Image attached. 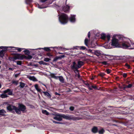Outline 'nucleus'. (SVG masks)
<instances>
[{
  "label": "nucleus",
  "instance_id": "nucleus-1",
  "mask_svg": "<svg viewBox=\"0 0 134 134\" xmlns=\"http://www.w3.org/2000/svg\"><path fill=\"white\" fill-rule=\"evenodd\" d=\"M121 47L124 49H134V43L129 39L122 36L121 41Z\"/></svg>",
  "mask_w": 134,
  "mask_h": 134
},
{
  "label": "nucleus",
  "instance_id": "nucleus-2",
  "mask_svg": "<svg viewBox=\"0 0 134 134\" xmlns=\"http://www.w3.org/2000/svg\"><path fill=\"white\" fill-rule=\"evenodd\" d=\"M122 36L118 35H114L112 37L111 43L113 48L119 47L120 43H121Z\"/></svg>",
  "mask_w": 134,
  "mask_h": 134
},
{
  "label": "nucleus",
  "instance_id": "nucleus-3",
  "mask_svg": "<svg viewBox=\"0 0 134 134\" xmlns=\"http://www.w3.org/2000/svg\"><path fill=\"white\" fill-rule=\"evenodd\" d=\"M58 16L59 21L62 24H65L67 23L68 16L66 14L62 13Z\"/></svg>",
  "mask_w": 134,
  "mask_h": 134
},
{
  "label": "nucleus",
  "instance_id": "nucleus-4",
  "mask_svg": "<svg viewBox=\"0 0 134 134\" xmlns=\"http://www.w3.org/2000/svg\"><path fill=\"white\" fill-rule=\"evenodd\" d=\"M25 58V56L24 55L21 54H16L13 57L10 58L9 59L11 61L16 62L15 60L16 59L22 60Z\"/></svg>",
  "mask_w": 134,
  "mask_h": 134
},
{
  "label": "nucleus",
  "instance_id": "nucleus-5",
  "mask_svg": "<svg viewBox=\"0 0 134 134\" xmlns=\"http://www.w3.org/2000/svg\"><path fill=\"white\" fill-rule=\"evenodd\" d=\"M0 48L1 49H4L5 50H10V49L13 48V50H17L19 52H20L22 50L24 49V48H16L14 47H13L9 46V47H6V46H1L0 47Z\"/></svg>",
  "mask_w": 134,
  "mask_h": 134
},
{
  "label": "nucleus",
  "instance_id": "nucleus-6",
  "mask_svg": "<svg viewBox=\"0 0 134 134\" xmlns=\"http://www.w3.org/2000/svg\"><path fill=\"white\" fill-rule=\"evenodd\" d=\"M100 38L101 39L107 41L109 42L110 40L111 35L110 34H105L102 33L100 35Z\"/></svg>",
  "mask_w": 134,
  "mask_h": 134
},
{
  "label": "nucleus",
  "instance_id": "nucleus-7",
  "mask_svg": "<svg viewBox=\"0 0 134 134\" xmlns=\"http://www.w3.org/2000/svg\"><path fill=\"white\" fill-rule=\"evenodd\" d=\"M7 109L9 111H13V110H15L17 114H20V111L19 109L13 106L9 105L7 107Z\"/></svg>",
  "mask_w": 134,
  "mask_h": 134
},
{
  "label": "nucleus",
  "instance_id": "nucleus-8",
  "mask_svg": "<svg viewBox=\"0 0 134 134\" xmlns=\"http://www.w3.org/2000/svg\"><path fill=\"white\" fill-rule=\"evenodd\" d=\"M12 94V92L9 89H8L4 91L3 93L1 94V97L2 98L7 97L8 96V95H11Z\"/></svg>",
  "mask_w": 134,
  "mask_h": 134
},
{
  "label": "nucleus",
  "instance_id": "nucleus-9",
  "mask_svg": "<svg viewBox=\"0 0 134 134\" xmlns=\"http://www.w3.org/2000/svg\"><path fill=\"white\" fill-rule=\"evenodd\" d=\"M62 117L68 120H78V119L75 117H74L72 116L62 115Z\"/></svg>",
  "mask_w": 134,
  "mask_h": 134
},
{
  "label": "nucleus",
  "instance_id": "nucleus-10",
  "mask_svg": "<svg viewBox=\"0 0 134 134\" xmlns=\"http://www.w3.org/2000/svg\"><path fill=\"white\" fill-rule=\"evenodd\" d=\"M75 15H71L69 18V20L71 22L74 23L76 21Z\"/></svg>",
  "mask_w": 134,
  "mask_h": 134
},
{
  "label": "nucleus",
  "instance_id": "nucleus-11",
  "mask_svg": "<svg viewBox=\"0 0 134 134\" xmlns=\"http://www.w3.org/2000/svg\"><path fill=\"white\" fill-rule=\"evenodd\" d=\"M19 108L20 111H21L23 112H24L26 109L25 107L23 104H19Z\"/></svg>",
  "mask_w": 134,
  "mask_h": 134
},
{
  "label": "nucleus",
  "instance_id": "nucleus-12",
  "mask_svg": "<svg viewBox=\"0 0 134 134\" xmlns=\"http://www.w3.org/2000/svg\"><path fill=\"white\" fill-rule=\"evenodd\" d=\"M70 7L68 5H65L63 7V10L65 12L69 11Z\"/></svg>",
  "mask_w": 134,
  "mask_h": 134
},
{
  "label": "nucleus",
  "instance_id": "nucleus-13",
  "mask_svg": "<svg viewBox=\"0 0 134 134\" xmlns=\"http://www.w3.org/2000/svg\"><path fill=\"white\" fill-rule=\"evenodd\" d=\"M104 46L107 49H111L113 48V46L111 45V44L109 43H105Z\"/></svg>",
  "mask_w": 134,
  "mask_h": 134
},
{
  "label": "nucleus",
  "instance_id": "nucleus-14",
  "mask_svg": "<svg viewBox=\"0 0 134 134\" xmlns=\"http://www.w3.org/2000/svg\"><path fill=\"white\" fill-rule=\"evenodd\" d=\"M62 115H57L54 117V119L59 121H60L62 120Z\"/></svg>",
  "mask_w": 134,
  "mask_h": 134
},
{
  "label": "nucleus",
  "instance_id": "nucleus-15",
  "mask_svg": "<svg viewBox=\"0 0 134 134\" xmlns=\"http://www.w3.org/2000/svg\"><path fill=\"white\" fill-rule=\"evenodd\" d=\"M71 66L72 69H77L78 68L77 65H76L75 62H73Z\"/></svg>",
  "mask_w": 134,
  "mask_h": 134
},
{
  "label": "nucleus",
  "instance_id": "nucleus-16",
  "mask_svg": "<svg viewBox=\"0 0 134 134\" xmlns=\"http://www.w3.org/2000/svg\"><path fill=\"white\" fill-rule=\"evenodd\" d=\"M94 54L96 55L97 56L100 55L102 54V52L99 51H96L94 52Z\"/></svg>",
  "mask_w": 134,
  "mask_h": 134
},
{
  "label": "nucleus",
  "instance_id": "nucleus-17",
  "mask_svg": "<svg viewBox=\"0 0 134 134\" xmlns=\"http://www.w3.org/2000/svg\"><path fill=\"white\" fill-rule=\"evenodd\" d=\"M6 111L4 109L0 110V115L4 116L6 113Z\"/></svg>",
  "mask_w": 134,
  "mask_h": 134
},
{
  "label": "nucleus",
  "instance_id": "nucleus-18",
  "mask_svg": "<svg viewBox=\"0 0 134 134\" xmlns=\"http://www.w3.org/2000/svg\"><path fill=\"white\" fill-rule=\"evenodd\" d=\"M88 40L86 38L85 41V45L88 46V47H93L91 46H88Z\"/></svg>",
  "mask_w": 134,
  "mask_h": 134
},
{
  "label": "nucleus",
  "instance_id": "nucleus-19",
  "mask_svg": "<svg viewBox=\"0 0 134 134\" xmlns=\"http://www.w3.org/2000/svg\"><path fill=\"white\" fill-rule=\"evenodd\" d=\"M57 47H45L43 48H42V49H43L44 50L47 51H49L50 50V48H56Z\"/></svg>",
  "mask_w": 134,
  "mask_h": 134
},
{
  "label": "nucleus",
  "instance_id": "nucleus-20",
  "mask_svg": "<svg viewBox=\"0 0 134 134\" xmlns=\"http://www.w3.org/2000/svg\"><path fill=\"white\" fill-rule=\"evenodd\" d=\"M92 131L94 133H96L97 131V127H94L92 130Z\"/></svg>",
  "mask_w": 134,
  "mask_h": 134
},
{
  "label": "nucleus",
  "instance_id": "nucleus-21",
  "mask_svg": "<svg viewBox=\"0 0 134 134\" xmlns=\"http://www.w3.org/2000/svg\"><path fill=\"white\" fill-rule=\"evenodd\" d=\"M83 63L81 61H78V64L77 66H78V68H79L81 67L83 65Z\"/></svg>",
  "mask_w": 134,
  "mask_h": 134
},
{
  "label": "nucleus",
  "instance_id": "nucleus-22",
  "mask_svg": "<svg viewBox=\"0 0 134 134\" xmlns=\"http://www.w3.org/2000/svg\"><path fill=\"white\" fill-rule=\"evenodd\" d=\"M4 49V50H1L0 52V56L1 57H3L4 56V51H6V50H5L4 49Z\"/></svg>",
  "mask_w": 134,
  "mask_h": 134
},
{
  "label": "nucleus",
  "instance_id": "nucleus-23",
  "mask_svg": "<svg viewBox=\"0 0 134 134\" xmlns=\"http://www.w3.org/2000/svg\"><path fill=\"white\" fill-rule=\"evenodd\" d=\"M43 93L46 96L48 97V98H51V96L50 94L48 92H43Z\"/></svg>",
  "mask_w": 134,
  "mask_h": 134
},
{
  "label": "nucleus",
  "instance_id": "nucleus-24",
  "mask_svg": "<svg viewBox=\"0 0 134 134\" xmlns=\"http://www.w3.org/2000/svg\"><path fill=\"white\" fill-rule=\"evenodd\" d=\"M24 49L25 50L23 51V52L25 54L28 55L30 54V52L29 50H27L25 48Z\"/></svg>",
  "mask_w": 134,
  "mask_h": 134
},
{
  "label": "nucleus",
  "instance_id": "nucleus-25",
  "mask_svg": "<svg viewBox=\"0 0 134 134\" xmlns=\"http://www.w3.org/2000/svg\"><path fill=\"white\" fill-rule=\"evenodd\" d=\"M35 87L38 92H40L41 91V90L39 88L38 85H35Z\"/></svg>",
  "mask_w": 134,
  "mask_h": 134
},
{
  "label": "nucleus",
  "instance_id": "nucleus-26",
  "mask_svg": "<svg viewBox=\"0 0 134 134\" xmlns=\"http://www.w3.org/2000/svg\"><path fill=\"white\" fill-rule=\"evenodd\" d=\"M105 131L103 129H101L98 131V133L100 134H103L104 132Z\"/></svg>",
  "mask_w": 134,
  "mask_h": 134
},
{
  "label": "nucleus",
  "instance_id": "nucleus-27",
  "mask_svg": "<svg viewBox=\"0 0 134 134\" xmlns=\"http://www.w3.org/2000/svg\"><path fill=\"white\" fill-rule=\"evenodd\" d=\"M29 79L31 80L34 81H37V79L34 76H31L29 77Z\"/></svg>",
  "mask_w": 134,
  "mask_h": 134
},
{
  "label": "nucleus",
  "instance_id": "nucleus-28",
  "mask_svg": "<svg viewBox=\"0 0 134 134\" xmlns=\"http://www.w3.org/2000/svg\"><path fill=\"white\" fill-rule=\"evenodd\" d=\"M77 48L76 49H80L84 50L86 49L85 47L84 46H78L76 47Z\"/></svg>",
  "mask_w": 134,
  "mask_h": 134
},
{
  "label": "nucleus",
  "instance_id": "nucleus-29",
  "mask_svg": "<svg viewBox=\"0 0 134 134\" xmlns=\"http://www.w3.org/2000/svg\"><path fill=\"white\" fill-rule=\"evenodd\" d=\"M43 113L47 115H49V113L46 110H42V111Z\"/></svg>",
  "mask_w": 134,
  "mask_h": 134
},
{
  "label": "nucleus",
  "instance_id": "nucleus-30",
  "mask_svg": "<svg viewBox=\"0 0 134 134\" xmlns=\"http://www.w3.org/2000/svg\"><path fill=\"white\" fill-rule=\"evenodd\" d=\"M59 77L58 79H59L60 81L62 82H63L64 79L63 77L62 76H59Z\"/></svg>",
  "mask_w": 134,
  "mask_h": 134
},
{
  "label": "nucleus",
  "instance_id": "nucleus-31",
  "mask_svg": "<svg viewBox=\"0 0 134 134\" xmlns=\"http://www.w3.org/2000/svg\"><path fill=\"white\" fill-rule=\"evenodd\" d=\"M26 58L25 59H31L32 58V56L30 55H28L27 56H25Z\"/></svg>",
  "mask_w": 134,
  "mask_h": 134
},
{
  "label": "nucleus",
  "instance_id": "nucleus-32",
  "mask_svg": "<svg viewBox=\"0 0 134 134\" xmlns=\"http://www.w3.org/2000/svg\"><path fill=\"white\" fill-rule=\"evenodd\" d=\"M25 86V84L23 82H20V87L23 88Z\"/></svg>",
  "mask_w": 134,
  "mask_h": 134
},
{
  "label": "nucleus",
  "instance_id": "nucleus-33",
  "mask_svg": "<svg viewBox=\"0 0 134 134\" xmlns=\"http://www.w3.org/2000/svg\"><path fill=\"white\" fill-rule=\"evenodd\" d=\"M39 63L40 64H42L44 65H47V64L46 63L42 61H40L39 62Z\"/></svg>",
  "mask_w": 134,
  "mask_h": 134
},
{
  "label": "nucleus",
  "instance_id": "nucleus-34",
  "mask_svg": "<svg viewBox=\"0 0 134 134\" xmlns=\"http://www.w3.org/2000/svg\"><path fill=\"white\" fill-rule=\"evenodd\" d=\"M50 59L48 58H45L44 59V61L46 62H49Z\"/></svg>",
  "mask_w": 134,
  "mask_h": 134
},
{
  "label": "nucleus",
  "instance_id": "nucleus-35",
  "mask_svg": "<svg viewBox=\"0 0 134 134\" xmlns=\"http://www.w3.org/2000/svg\"><path fill=\"white\" fill-rule=\"evenodd\" d=\"M17 65H21V62L19 61L16 62Z\"/></svg>",
  "mask_w": 134,
  "mask_h": 134
},
{
  "label": "nucleus",
  "instance_id": "nucleus-36",
  "mask_svg": "<svg viewBox=\"0 0 134 134\" xmlns=\"http://www.w3.org/2000/svg\"><path fill=\"white\" fill-rule=\"evenodd\" d=\"M87 51L89 53H93V52H92V50H91V49H86Z\"/></svg>",
  "mask_w": 134,
  "mask_h": 134
},
{
  "label": "nucleus",
  "instance_id": "nucleus-37",
  "mask_svg": "<svg viewBox=\"0 0 134 134\" xmlns=\"http://www.w3.org/2000/svg\"><path fill=\"white\" fill-rule=\"evenodd\" d=\"M38 7L39 8L42 9V8H45L46 7L42 6H41L40 5H38Z\"/></svg>",
  "mask_w": 134,
  "mask_h": 134
},
{
  "label": "nucleus",
  "instance_id": "nucleus-38",
  "mask_svg": "<svg viewBox=\"0 0 134 134\" xmlns=\"http://www.w3.org/2000/svg\"><path fill=\"white\" fill-rule=\"evenodd\" d=\"M125 66H126L128 69H130V66L127 63H126L125 64Z\"/></svg>",
  "mask_w": 134,
  "mask_h": 134
},
{
  "label": "nucleus",
  "instance_id": "nucleus-39",
  "mask_svg": "<svg viewBox=\"0 0 134 134\" xmlns=\"http://www.w3.org/2000/svg\"><path fill=\"white\" fill-rule=\"evenodd\" d=\"M111 70L109 69H107L106 70V72L108 74H109L110 73Z\"/></svg>",
  "mask_w": 134,
  "mask_h": 134
},
{
  "label": "nucleus",
  "instance_id": "nucleus-40",
  "mask_svg": "<svg viewBox=\"0 0 134 134\" xmlns=\"http://www.w3.org/2000/svg\"><path fill=\"white\" fill-rule=\"evenodd\" d=\"M132 86V85L131 84H129L128 86H126L125 87V88H130Z\"/></svg>",
  "mask_w": 134,
  "mask_h": 134
},
{
  "label": "nucleus",
  "instance_id": "nucleus-41",
  "mask_svg": "<svg viewBox=\"0 0 134 134\" xmlns=\"http://www.w3.org/2000/svg\"><path fill=\"white\" fill-rule=\"evenodd\" d=\"M69 109L71 111H73L74 109V107H71L69 108Z\"/></svg>",
  "mask_w": 134,
  "mask_h": 134
},
{
  "label": "nucleus",
  "instance_id": "nucleus-42",
  "mask_svg": "<svg viewBox=\"0 0 134 134\" xmlns=\"http://www.w3.org/2000/svg\"><path fill=\"white\" fill-rule=\"evenodd\" d=\"M101 63L102 64H103L105 65H107V63L106 61H104V62H101Z\"/></svg>",
  "mask_w": 134,
  "mask_h": 134
},
{
  "label": "nucleus",
  "instance_id": "nucleus-43",
  "mask_svg": "<svg viewBox=\"0 0 134 134\" xmlns=\"http://www.w3.org/2000/svg\"><path fill=\"white\" fill-rule=\"evenodd\" d=\"M59 58V57H56L55 58H54V59L53 60V61H56L57 60H58Z\"/></svg>",
  "mask_w": 134,
  "mask_h": 134
},
{
  "label": "nucleus",
  "instance_id": "nucleus-44",
  "mask_svg": "<svg viewBox=\"0 0 134 134\" xmlns=\"http://www.w3.org/2000/svg\"><path fill=\"white\" fill-rule=\"evenodd\" d=\"M51 76L53 78H54V77H55V76H56L55 75H54V74H51Z\"/></svg>",
  "mask_w": 134,
  "mask_h": 134
},
{
  "label": "nucleus",
  "instance_id": "nucleus-45",
  "mask_svg": "<svg viewBox=\"0 0 134 134\" xmlns=\"http://www.w3.org/2000/svg\"><path fill=\"white\" fill-rule=\"evenodd\" d=\"M76 76L78 78H79L80 75L79 73L77 74H76Z\"/></svg>",
  "mask_w": 134,
  "mask_h": 134
},
{
  "label": "nucleus",
  "instance_id": "nucleus-46",
  "mask_svg": "<svg viewBox=\"0 0 134 134\" xmlns=\"http://www.w3.org/2000/svg\"><path fill=\"white\" fill-rule=\"evenodd\" d=\"M123 76L124 77H126L127 76V74L126 73H124L123 75Z\"/></svg>",
  "mask_w": 134,
  "mask_h": 134
},
{
  "label": "nucleus",
  "instance_id": "nucleus-47",
  "mask_svg": "<svg viewBox=\"0 0 134 134\" xmlns=\"http://www.w3.org/2000/svg\"><path fill=\"white\" fill-rule=\"evenodd\" d=\"M91 87L93 88H94V89H96L97 88V87L96 86H91Z\"/></svg>",
  "mask_w": 134,
  "mask_h": 134
},
{
  "label": "nucleus",
  "instance_id": "nucleus-48",
  "mask_svg": "<svg viewBox=\"0 0 134 134\" xmlns=\"http://www.w3.org/2000/svg\"><path fill=\"white\" fill-rule=\"evenodd\" d=\"M53 122L54 123H55V124H61V123L58 122H56V121H53Z\"/></svg>",
  "mask_w": 134,
  "mask_h": 134
},
{
  "label": "nucleus",
  "instance_id": "nucleus-49",
  "mask_svg": "<svg viewBox=\"0 0 134 134\" xmlns=\"http://www.w3.org/2000/svg\"><path fill=\"white\" fill-rule=\"evenodd\" d=\"M47 55L48 56H52V55L51 54H50V53H47Z\"/></svg>",
  "mask_w": 134,
  "mask_h": 134
},
{
  "label": "nucleus",
  "instance_id": "nucleus-50",
  "mask_svg": "<svg viewBox=\"0 0 134 134\" xmlns=\"http://www.w3.org/2000/svg\"><path fill=\"white\" fill-rule=\"evenodd\" d=\"M13 83L15 84L16 85L18 84V82L17 81H14L13 82Z\"/></svg>",
  "mask_w": 134,
  "mask_h": 134
},
{
  "label": "nucleus",
  "instance_id": "nucleus-51",
  "mask_svg": "<svg viewBox=\"0 0 134 134\" xmlns=\"http://www.w3.org/2000/svg\"><path fill=\"white\" fill-rule=\"evenodd\" d=\"M75 72L76 74L79 73L78 71L76 69V70L75 71Z\"/></svg>",
  "mask_w": 134,
  "mask_h": 134
},
{
  "label": "nucleus",
  "instance_id": "nucleus-52",
  "mask_svg": "<svg viewBox=\"0 0 134 134\" xmlns=\"http://www.w3.org/2000/svg\"><path fill=\"white\" fill-rule=\"evenodd\" d=\"M59 76H55L54 78L56 79H58L59 78Z\"/></svg>",
  "mask_w": 134,
  "mask_h": 134
},
{
  "label": "nucleus",
  "instance_id": "nucleus-53",
  "mask_svg": "<svg viewBox=\"0 0 134 134\" xmlns=\"http://www.w3.org/2000/svg\"><path fill=\"white\" fill-rule=\"evenodd\" d=\"M90 32H89L88 33V38H90Z\"/></svg>",
  "mask_w": 134,
  "mask_h": 134
},
{
  "label": "nucleus",
  "instance_id": "nucleus-54",
  "mask_svg": "<svg viewBox=\"0 0 134 134\" xmlns=\"http://www.w3.org/2000/svg\"><path fill=\"white\" fill-rule=\"evenodd\" d=\"M8 70L12 71L14 70V69L12 68H9L8 69Z\"/></svg>",
  "mask_w": 134,
  "mask_h": 134
},
{
  "label": "nucleus",
  "instance_id": "nucleus-55",
  "mask_svg": "<svg viewBox=\"0 0 134 134\" xmlns=\"http://www.w3.org/2000/svg\"><path fill=\"white\" fill-rule=\"evenodd\" d=\"M92 87L91 86V87L90 86H89L88 87L89 89H90V90H92Z\"/></svg>",
  "mask_w": 134,
  "mask_h": 134
},
{
  "label": "nucleus",
  "instance_id": "nucleus-56",
  "mask_svg": "<svg viewBox=\"0 0 134 134\" xmlns=\"http://www.w3.org/2000/svg\"><path fill=\"white\" fill-rule=\"evenodd\" d=\"M55 94L56 95H59H59H60V94H59L58 93H57V92H55Z\"/></svg>",
  "mask_w": 134,
  "mask_h": 134
},
{
  "label": "nucleus",
  "instance_id": "nucleus-57",
  "mask_svg": "<svg viewBox=\"0 0 134 134\" xmlns=\"http://www.w3.org/2000/svg\"><path fill=\"white\" fill-rule=\"evenodd\" d=\"M27 1L29 2H31L32 1V0H27Z\"/></svg>",
  "mask_w": 134,
  "mask_h": 134
},
{
  "label": "nucleus",
  "instance_id": "nucleus-58",
  "mask_svg": "<svg viewBox=\"0 0 134 134\" xmlns=\"http://www.w3.org/2000/svg\"><path fill=\"white\" fill-rule=\"evenodd\" d=\"M34 66L35 67H38V65L37 64H35Z\"/></svg>",
  "mask_w": 134,
  "mask_h": 134
},
{
  "label": "nucleus",
  "instance_id": "nucleus-59",
  "mask_svg": "<svg viewBox=\"0 0 134 134\" xmlns=\"http://www.w3.org/2000/svg\"><path fill=\"white\" fill-rule=\"evenodd\" d=\"M104 74H103V75H101L102 76H104Z\"/></svg>",
  "mask_w": 134,
  "mask_h": 134
},
{
  "label": "nucleus",
  "instance_id": "nucleus-60",
  "mask_svg": "<svg viewBox=\"0 0 134 134\" xmlns=\"http://www.w3.org/2000/svg\"><path fill=\"white\" fill-rule=\"evenodd\" d=\"M1 87V85L0 84V88Z\"/></svg>",
  "mask_w": 134,
  "mask_h": 134
},
{
  "label": "nucleus",
  "instance_id": "nucleus-61",
  "mask_svg": "<svg viewBox=\"0 0 134 134\" xmlns=\"http://www.w3.org/2000/svg\"><path fill=\"white\" fill-rule=\"evenodd\" d=\"M1 61L0 60V64H1Z\"/></svg>",
  "mask_w": 134,
  "mask_h": 134
},
{
  "label": "nucleus",
  "instance_id": "nucleus-62",
  "mask_svg": "<svg viewBox=\"0 0 134 134\" xmlns=\"http://www.w3.org/2000/svg\"><path fill=\"white\" fill-rule=\"evenodd\" d=\"M41 49V48H39V49Z\"/></svg>",
  "mask_w": 134,
  "mask_h": 134
},
{
  "label": "nucleus",
  "instance_id": "nucleus-63",
  "mask_svg": "<svg viewBox=\"0 0 134 134\" xmlns=\"http://www.w3.org/2000/svg\"><path fill=\"white\" fill-rule=\"evenodd\" d=\"M133 73H134V71H133Z\"/></svg>",
  "mask_w": 134,
  "mask_h": 134
}]
</instances>
